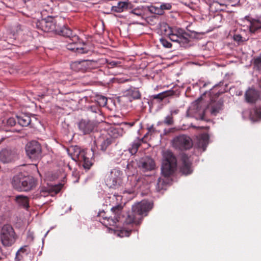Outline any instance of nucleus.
<instances>
[{
  "mask_svg": "<svg viewBox=\"0 0 261 261\" xmlns=\"http://www.w3.org/2000/svg\"><path fill=\"white\" fill-rule=\"evenodd\" d=\"M151 208V204L146 201H142L134 205L132 207V212L126 218V223L139 224L143 217L147 215V212Z\"/></svg>",
  "mask_w": 261,
  "mask_h": 261,
  "instance_id": "f257e3e1",
  "label": "nucleus"
},
{
  "mask_svg": "<svg viewBox=\"0 0 261 261\" xmlns=\"http://www.w3.org/2000/svg\"><path fill=\"white\" fill-rule=\"evenodd\" d=\"M11 183L15 190L27 192L36 187L37 180L32 176H25L22 173H19L13 177Z\"/></svg>",
  "mask_w": 261,
  "mask_h": 261,
  "instance_id": "f03ea898",
  "label": "nucleus"
},
{
  "mask_svg": "<svg viewBox=\"0 0 261 261\" xmlns=\"http://www.w3.org/2000/svg\"><path fill=\"white\" fill-rule=\"evenodd\" d=\"M86 94L83 98L87 105L84 106V110L87 112H91L92 113H96L99 111L98 106L96 105L97 103L99 106L105 107L107 103V98L106 97L101 95H95L92 94L89 95L91 93L90 91H86Z\"/></svg>",
  "mask_w": 261,
  "mask_h": 261,
  "instance_id": "7ed1b4c3",
  "label": "nucleus"
},
{
  "mask_svg": "<svg viewBox=\"0 0 261 261\" xmlns=\"http://www.w3.org/2000/svg\"><path fill=\"white\" fill-rule=\"evenodd\" d=\"M177 161L172 152L166 150L163 153L162 173L165 177L172 175L176 169Z\"/></svg>",
  "mask_w": 261,
  "mask_h": 261,
  "instance_id": "20e7f679",
  "label": "nucleus"
},
{
  "mask_svg": "<svg viewBox=\"0 0 261 261\" xmlns=\"http://www.w3.org/2000/svg\"><path fill=\"white\" fill-rule=\"evenodd\" d=\"M0 237L2 244L5 247L11 246L17 238L13 227L10 224H5L2 227Z\"/></svg>",
  "mask_w": 261,
  "mask_h": 261,
  "instance_id": "39448f33",
  "label": "nucleus"
},
{
  "mask_svg": "<svg viewBox=\"0 0 261 261\" xmlns=\"http://www.w3.org/2000/svg\"><path fill=\"white\" fill-rule=\"evenodd\" d=\"M27 156L32 161H37L41 158L42 148L37 141H31L27 143L25 146Z\"/></svg>",
  "mask_w": 261,
  "mask_h": 261,
  "instance_id": "423d86ee",
  "label": "nucleus"
},
{
  "mask_svg": "<svg viewBox=\"0 0 261 261\" xmlns=\"http://www.w3.org/2000/svg\"><path fill=\"white\" fill-rule=\"evenodd\" d=\"M60 24L57 20L51 16H48L47 18L37 21L36 26L44 32H54L56 33Z\"/></svg>",
  "mask_w": 261,
  "mask_h": 261,
  "instance_id": "0eeeda50",
  "label": "nucleus"
},
{
  "mask_svg": "<svg viewBox=\"0 0 261 261\" xmlns=\"http://www.w3.org/2000/svg\"><path fill=\"white\" fill-rule=\"evenodd\" d=\"M173 146L179 150H187L193 145L192 139L188 136L180 135L175 137L172 140Z\"/></svg>",
  "mask_w": 261,
  "mask_h": 261,
  "instance_id": "6e6552de",
  "label": "nucleus"
},
{
  "mask_svg": "<svg viewBox=\"0 0 261 261\" xmlns=\"http://www.w3.org/2000/svg\"><path fill=\"white\" fill-rule=\"evenodd\" d=\"M121 172L117 169H113L107 175L105 182L108 187L114 188L119 184L121 181Z\"/></svg>",
  "mask_w": 261,
  "mask_h": 261,
  "instance_id": "1a4fd4ad",
  "label": "nucleus"
},
{
  "mask_svg": "<svg viewBox=\"0 0 261 261\" xmlns=\"http://www.w3.org/2000/svg\"><path fill=\"white\" fill-rule=\"evenodd\" d=\"M18 158L15 149L5 148L0 151V161L3 163H10Z\"/></svg>",
  "mask_w": 261,
  "mask_h": 261,
  "instance_id": "9d476101",
  "label": "nucleus"
},
{
  "mask_svg": "<svg viewBox=\"0 0 261 261\" xmlns=\"http://www.w3.org/2000/svg\"><path fill=\"white\" fill-rule=\"evenodd\" d=\"M123 207V206L121 204H119L112 207L111 208V211L115 215L114 219L110 218H103V221L102 222V223L106 226H107L108 225H113L115 223L116 221H118V219L120 217Z\"/></svg>",
  "mask_w": 261,
  "mask_h": 261,
  "instance_id": "9b49d317",
  "label": "nucleus"
},
{
  "mask_svg": "<svg viewBox=\"0 0 261 261\" xmlns=\"http://www.w3.org/2000/svg\"><path fill=\"white\" fill-rule=\"evenodd\" d=\"M56 34L69 38L70 41H72L74 42H76L80 39L79 35L73 34L70 29L64 24H60L59 29L57 30Z\"/></svg>",
  "mask_w": 261,
  "mask_h": 261,
  "instance_id": "f8f14e48",
  "label": "nucleus"
},
{
  "mask_svg": "<svg viewBox=\"0 0 261 261\" xmlns=\"http://www.w3.org/2000/svg\"><path fill=\"white\" fill-rule=\"evenodd\" d=\"M139 167L144 172L151 171L154 169L155 163L152 159L146 156L140 160Z\"/></svg>",
  "mask_w": 261,
  "mask_h": 261,
  "instance_id": "ddd939ff",
  "label": "nucleus"
},
{
  "mask_svg": "<svg viewBox=\"0 0 261 261\" xmlns=\"http://www.w3.org/2000/svg\"><path fill=\"white\" fill-rule=\"evenodd\" d=\"M181 160V165L180 168V172L185 175L191 174L193 170L191 167V163L188 155L185 154H182Z\"/></svg>",
  "mask_w": 261,
  "mask_h": 261,
  "instance_id": "4468645a",
  "label": "nucleus"
},
{
  "mask_svg": "<svg viewBox=\"0 0 261 261\" xmlns=\"http://www.w3.org/2000/svg\"><path fill=\"white\" fill-rule=\"evenodd\" d=\"M209 136L207 134H202L196 138L195 146L205 151L208 143Z\"/></svg>",
  "mask_w": 261,
  "mask_h": 261,
  "instance_id": "2eb2a0df",
  "label": "nucleus"
},
{
  "mask_svg": "<svg viewBox=\"0 0 261 261\" xmlns=\"http://www.w3.org/2000/svg\"><path fill=\"white\" fill-rule=\"evenodd\" d=\"M246 100L248 102H254L261 98L258 91L253 89H249L245 93Z\"/></svg>",
  "mask_w": 261,
  "mask_h": 261,
  "instance_id": "dca6fc26",
  "label": "nucleus"
},
{
  "mask_svg": "<svg viewBox=\"0 0 261 261\" xmlns=\"http://www.w3.org/2000/svg\"><path fill=\"white\" fill-rule=\"evenodd\" d=\"M183 32V30L181 29L174 30L168 37L173 42L180 43L184 39H185L186 41H187V39L184 37L182 35Z\"/></svg>",
  "mask_w": 261,
  "mask_h": 261,
  "instance_id": "f3484780",
  "label": "nucleus"
},
{
  "mask_svg": "<svg viewBox=\"0 0 261 261\" xmlns=\"http://www.w3.org/2000/svg\"><path fill=\"white\" fill-rule=\"evenodd\" d=\"M123 96L127 98L130 101H132L134 99H139L141 95L138 90L130 89L124 92Z\"/></svg>",
  "mask_w": 261,
  "mask_h": 261,
  "instance_id": "a211bd4d",
  "label": "nucleus"
},
{
  "mask_svg": "<svg viewBox=\"0 0 261 261\" xmlns=\"http://www.w3.org/2000/svg\"><path fill=\"white\" fill-rule=\"evenodd\" d=\"M18 123L22 126H28L31 124V119L28 114H21L16 116Z\"/></svg>",
  "mask_w": 261,
  "mask_h": 261,
  "instance_id": "6ab92c4d",
  "label": "nucleus"
},
{
  "mask_svg": "<svg viewBox=\"0 0 261 261\" xmlns=\"http://www.w3.org/2000/svg\"><path fill=\"white\" fill-rule=\"evenodd\" d=\"M129 5H130V3L128 2H120L117 4V6H113L112 7V11L117 13H120L125 10L127 9Z\"/></svg>",
  "mask_w": 261,
  "mask_h": 261,
  "instance_id": "aec40b11",
  "label": "nucleus"
},
{
  "mask_svg": "<svg viewBox=\"0 0 261 261\" xmlns=\"http://www.w3.org/2000/svg\"><path fill=\"white\" fill-rule=\"evenodd\" d=\"M210 112L212 115L216 116L222 109L223 103L218 101L217 102L212 103L210 105Z\"/></svg>",
  "mask_w": 261,
  "mask_h": 261,
  "instance_id": "412c9836",
  "label": "nucleus"
},
{
  "mask_svg": "<svg viewBox=\"0 0 261 261\" xmlns=\"http://www.w3.org/2000/svg\"><path fill=\"white\" fill-rule=\"evenodd\" d=\"M80 40L76 42H74L72 41H68V44L67 45V48L68 50L81 53L82 47Z\"/></svg>",
  "mask_w": 261,
  "mask_h": 261,
  "instance_id": "4be33fe9",
  "label": "nucleus"
},
{
  "mask_svg": "<svg viewBox=\"0 0 261 261\" xmlns=\"http://www.w3.org/2000/svg\"><path fill=\"white\" fill-rule=\"evenodd\" d=\"M143 142V139H139L137 138L135 139L131 144L130 147L129 148L128 150L132 154H135L138 149L139 147Z\"/></svg>",
  "mask_w": 261,
  "mask_h": 261,
  "instance_id": "5701e85b",
  "label": "nucleus"
},
{
  "mask_svg": "<svg viewBox=\"0 0 261 261\" xmlns=\"http://www.w3.org/2000/svg\"><path fill=\"white\" fill-rule=\"evenodd\" d=\"M15 200L20 205L24 208H28L29 207V198L28 197L22 195H18L15 197Z\"/></svg>",
  "mask_w": 261,
  "mask_h": 261,
  "instance_id": "b1692460",
  "label": "nucleus"
},
{
  "mask_svg": "<svg viewBox=\"0 0 261 261\" xmlns=\"http://www.w3.org/2000/svg\"><path fill=\"white\" fill-rule=\"evenodd\" d=\"M95 126L94 124L91 121L85 122L83 125V134H89L94 130Z\"/></svg>",
  "mask_w": 261,
  "mask_h": 261,
  "instance_id": "393cba45",
  "label": "nucleus"
},
{
  "mask_svg": "<svg viewBox=\"0 0 261 261\" xmlns=\"http://www.w3.org/2000/svg\"><path fill=\"white\" fill-rule=\"evenodd\" d=\"M261 29V17L257 20H254L250 22V31L254 32L257 29Z\"/></svg>",
  "mask_w": 261,
  "mask_h": 261,
  "instance_id": "a878e982",
  "label": "nucleus"
},
{
  "mask_svg": "<svg viewBox=\"0 0 261 261\" xmlns=\"http://www.w3.org/2000/svg\"><path fill=\"white\" fill-rule=\"evenodd\" d=\"M97 63L93 60H83V67L86 68V70L95 68Z\"/></svg>",
  "mask_w": 261,
  "mask_h": 261,
  "instance_id": "bb28decb",
  "label": "nucleus"
},
{
  "mask_svg": "<svg viewBox=\"0 0 261 261\" xmlns=\"http://www.w3.org/2000/svg\"><path fill=\"white\" fill-rule=\"evenodd\" d=\"M93 160L87 156H83V167L86 170H89L93 165Z\"/></svg>",
  "mask_w": 261,
  "mask_h": 261,
  "instance_id": "cd10ccee",
  "label": "nucleus"
},
{
  "mask_svg": "<svg viewBox=\"0 0 261 261\" xmlns=\"http://www.w3.org/2000/svg\"><path fill=\"white\" fill-rule=\"evenodd\" d=\"M148 11L151 13L157 15H163L160 6H150L148 7Z\"/></svg>",
  "mask_w": 261,
  "mask_h": 261,
  "instance_id": "c85d7f7f",
  "label": "nucleus"
},
{
  "mask_svg": "<svg viewBox=\"0 0 261 261\" xmlns=\"http://www.w3.org/2000/svg\"><path fill=\"white\" fill-rule=\"evenodd\" d=\"M174 30L166 24L161 27V31L165 35L169 36Z\"/></svg>",
  "mask_w": 261,
  "mask_h": 261,
  "instance_id": "c756f323",
  "label": "nucleus"
},
{
  "mask_svg": "<svg viewBox=\"0 0 261 261\" xmlns=\"http://www.w3.org/2000/svg\"><path fill=\"white\" fill-rule=\"evenodd\" d=\"M71 68L72 70L78 72L82 69V64L81 61H76L71 64Z\"/></svg>",
  "mask_w": 261,
  "mask_h": 261,
  "instance_id": "7c9ffc66",
  "label": "nucleus"
},
{
  "mask_svg": "<svg viewBox=\"0 0 261 261\" xmlns=\"http://www.w3.org/2000/svg\"><path fill=\"white\" fill-rule=\"evenodd\" d=\"M49 193V191L48 190L45 188H42L40 190L39 194H36L35 196H34V198H38L39 197H46L48 195Z\"/></svg>",
  "mask_w": 261,
  "mask_h": 261,
  "instance_id": "2f4dec72",
  "label": "nucleus"
},
{
  "mask_svg": "<svg viewBox=\"0 0 261 261\" xmlns=\"http://www.w3.org/2000/svg\"><path fill=\"white\" fill-rule=\"evenodd\" d=\"M83 54L88 53L89 51L92 50V46L91 43L87 42V43H85L83 42Z\"/></svg>",
  "mask_w": 261,
  "mask_h": 261,
  "instance_id": "473e14b6",
  "label": "nucleus"
},
{
  "mask_svg": "<svg viewBox=\"0 0 261 261\" xmlns=\"http://www.w3.org/2000/svg\"><path fill=\"white\" fill-rule=\"evenodd\" d=\"M112 143V139L110 138H107V139L103 141L101 144V149L103 151H105L108 146Z\"/></svg>",
  "mask_w": 261,
  "mask_h": 261,
  "instance_id": "72a5a7b5",
  "label": "nucleus"
},
{
  "mask_svg": "<svg viewBox=\"0 0 261 261\" xmlns=\"http://www.w3.org/2000/svg\"><path fill=\"white\" fill-rule=\"evenodd\" d=\"M81 149H78L77 150H74L73 153L72 159L75 161H81L82 159V155L81 154Z\"/></svg>",
  "mask_w": 261,
  "mask_h": 261,
  "instance_id": "f704fd0d",
  "label": "nucleus"
},
{
  "mask_svg": "<svg viewBox=\"0 0 261 261\" xmlns=\"http://www.w3.org/2000/svg\"><path fill=\"white\" fill-rule=\"evenodd\" d=\"M165 182L163 179L161 178H159L158 180V182L156 185V190L158 191H160L164 188Z\"/></svg>",
  "mask_w": 261,
  "mask_h": 261,
  "instance_id": "c9c22d12",
  "label": "nucleus"
},
{
  "mask_svg": "<svg viewBox=\"0 0 261 261\" xmlns=\"http://www.w3.org/2000/svg\"><path fill=\"white\" fill-rule=\"evenodd\" d=\"M162 10V14H164L165 10H170L172 8L171 4L170 3H162L160 5Z\"/></svg>",
  "mask_w": 261,
  "mask_h": 261,
  "instance_id": "e433bc0d",
  "label": "nucleus"
},
{
  "mask_svg": "<svg viewBox=\"0 0 261 261\" xmlns=\"http://www.w3.org/2000/svg\"><path fill=\"white\" fill-rule=\"evenodd\" d=\"M167 95H167V92H164L160 93H159L158 94L153 95L152 96V97L154 99H160V100H162L165 97L167 96Z\"/></svg>",
  "mask_w": 261,
  "mask_h": 261,
  "instance_id": "4c0bfd02",
  "label": "nucleus"
},
{
  "mask_svg": "<svg viewBox=\"0 0 261 261\" xmlns=\"http://www.w3.org/2000/svg\"><path fill=\"white\" fill-rule=\"evenodd\" d=\"M133 178H134V182H136V184L134 185V189L141 188V184L143 183L142 179L137 178V177H133Z\"/></svg>",
  "mask_w": 261,
  "mask_h": 261,
  "instance_id": "58836bf2",
  "label": "nucleus"
},
{
  "mask_svg": "<svg viewBox=\"0 0 261 261\" xmlns=\"http://www.w3.org/2000/svg\"><path fill=\"white\" fill-rule=\"evenodd\" d=\"M160 42L162 45L165 47L170 48L172 46L171 43L165 38H161Z\"/></svg>",
  "mask_w": 261,
  "mask_h": 261,
  "instance_id": "ea45409f",
  "label": "nucleus"
},
{
  "mask_svg": "<svg viewBox=\"0 0 261 261\" xmlns=\"http://www.w3.org/2000/svg\"><path fill=\"white\" fill-rule=\"evenodd\" d=\"M130 231L122 229L118 233V236L120 237H128L130 235Z\"/></svg>",
  "mask_w": 261,
  "mask_h": 261,
  "instance_id": "a19ab883",
  "label": "nucleus"
},
{
  "mask_svg": "<svg viewBox=\"0 0 261 261\" xmlns=\"http://www.w3.org/2000/svg\"><path fill=\"white\" fill-rule=\"evenodd\" d=\"M107 63L109 67L111 68L118 66L120 64V62L115 60L109 61H108Z\"/></svg>",
  "mask_w": 261,
  "mask_h": 261,
  "instance_id": "79ce46f5",
  "label": "nucleus"
},
{
  "mask_svg": "<svg viewBox=\"0 0 261 261\" xmlns=\"http://www.w3.org/2000/svg\"><path fill=\"white\" fill-rule=\"evenodd\" d=\"M16 124V121L14 118L10 117L6 121V125L9 126H14Z\"/></svg>",
  "mask_w": 261,
  "mask_h": 261,
  "instance_id": "37998d69",
  "label": "nucleus"
},
{
  "mask_svg": "<svg viewBox=\"0 0 261 261\" xmlns=\"http://www.w3.org/2000/svg\"><path fill=\"white\" fill-rule=\"evenodd\" d=\"M173 118L172 116L168 115L166 116L164 120V123L167 124V125H171L173 123Z\"/></svg>",
  "mask_w": 261,
  "mask_h": 261,
  "instance_id": "c03bdc74",
  "label": "nucleus"
},
{
  "mask_svg": "<svg viewBox=\"0 0 261 261\" xmlns=\"http://www.w3.org/2000/svg\"><path fill=\"white\" fill-rule=\"evenodd\" d=\"M254 65L258 68H261V57H258L254 59Z\"/></svg>",
  "mask_w": 261,
  "mask_h": 261,
  "instance_id": "a18cd8bd",
  "label": "nucleus"
},
{
  "mask_svg": "<svg viewBox=\"0 0 261 261\" xmlns=\"http://www.w3.org/2000/svg\"><path fill=\"white\" fill-rule=\"evenodd\" d=\"M233 39L239 43L243 42L246 40L245 39L243 40L241 35L239 34L234 35L233 36Z\"/></svg>",
  "mask_w": 261,
  "mask_h": 261,
  "instance_id": "49530a36",
  "label": "nucleus"
},
{
  "mask_svg": "<svg viewBox=\"0 0 261 261\" xmlns=\"http://www.w3.org/2000/svg\"><path fill=\"white\" fill-rule=\"evenodd\" d=\"M7 258V254L3 252L1 247H0V260H4Z\"/></svg>",
  "mask_w": 261,
  "mask_h": 261,
  "instance_id": "de8ad7c7",
  "label": "nucleus"
},
{
  "mask_svg": "<svg viewBox=\"0 0 261 261\" xmlns=\"http://www.w3.org/2000/svg\"><path fill=\"white\" fill-rule=\"evenodd\" d=\"M22 258V256L21 255V253H19V251H17L16 253L15 260L20 261Z\"/></svg>",
  "mask_w": 261,
  "mask_h": 261,
  "instance_id": "09e8293b",
  "label": "nucleus"
},
{
  "mask_svg": "<svg viewBox=\"0 0 261 261\" xmlns=\"http://www.w3.org/2000/svg\"><path fill=\"white\" fill-rule=\"evenodd\" d=\"M27 247H28L27 246H24L23 247H22L17 251H19L20 253H24L27 251V249H26Z\"/></svg>",
  "mask_w": 261,
  "mask_h": 261,
  "instance_id": "8fccbe9b",
  "label": "nucleus"
},
{
  "mask_svg": "<svg viewBox=\"0 0 261 261\" xmlns=\"http://www.w3.org/2000/svg\"><path fill=\"white\" fill-rule=\"evenodd\" d=\"M178 110H170V115L172 116L174 114H177L178 113Z\"/></svg>",
  "mask_w": 261,
  "mask_h": 261,
  "instance_id": "3c124183",
  "label": "nucleus"
},
{
  "mask_svg": "<svg viewBox=\"0 0 261 261\" xmlns=\"http://www.w3.org/2000/svg\"><path fill=\"white\" fill-rule=\"evenodd\" d=\"M149 132H154V128L153 127V125H151L149 128H148Z\"/></svg>",
  "mask_w": 261,
  "mask_h": 261,
  "instance_id": "603ef678",
  "label": "nucleus"
},
{
  "mask_svg": "<svg viewBox=\"0 0 261 261\" xmlns=\"http://www.w3.org/2000/svg\"><path fill=\"white\" fill-rule=\"evenodd\" d=\"M221 19V17L220 16H216L214 17V20H219Z\"/></svg>",
  "mask_w": 261,
  "mask_h": 261,
  "instance_id": "864d4df0",
  "label": "nucleus"
},
{
  "mask_svg": "<svg viewBox=\"0 0 261 261\" xmlns=\"http://www.w3.org/2000/svg\"><path fill=\"white\" fill-rule=\"evenodd\" d=\"M203 117H204V111H202L201 115L200 116V118L202 120V119H203Z\"/></svg>",
  "mask_w": 261,
  "mask_h": 261,
  "instance_id": "5fc2aeb1",
  "label": "nucleus"
},
{
  "mask_svg": "<svg viewBox=\"0 0 261 261\" xmlns=\"http://www.w3.org/2000/svg\"><path fill=\"white\" fill-rule=\"evenodd\" d=\"M215 3H216V4H219V5H220V6H225V5L224 4L219 3V2H215Z\"/></svg>",
  "mask_w": 261,
  "mask_h": 261,
  "instance_id": "6e6d98bb",
  "label": "nucleus"
},
{
  "mask_svg": "<svg viewBox=\"0 0 261 261\" xmlns=\"http://www.w3.org/2000/svg\"><path fill=\"white\" fill-rule=\"evenodd\" d=\"M16 27H17V31H18V30H20V29H21V28H21V27H20V25H17Z\"/></svg>",
  "mask_w": 261,
  "mask_h": 261,
  "instance_id": "4d7b16f0",
  "label": "nucleus"
},
{
  "mask_svg": "<svg viewBox=\"0 0 261 261\" xmlns=\"http://www.w3.org/2000/svg\"><path fill=\"white\" fill-rule=\"evenodd\" d=\"M133 192H134V190H130V191L128 192V193H132Z\"/></svg>",
  "mask_w": 261,
  "mask_h": 261,
  "instance_id": "13d9d810",
  "label": "nucleus"
},
{
  "mask_svg": "<svg viewBox=\"0 0 261 261\" xmlns=\"http://www.w3.org/2000/svg\"><path fill=\"white\" fill-rule=\"evenodd\" d=\"M82 124V121H80L79 123V127L80 128V126H81V124Z\"/></svg>",
  "mask_w": 261,
  "mask_h": 261,
  "instance_id": "bf43d9fd",
  "label": "nucleus"
},
{
  "mask_svg": "<svg viewBox=\"0 0 261 261\" xmlns=\"http://www.w3.org/2000/svg\"><path fill=\"white\" fill-rule=\"evenodd\" d=\"M118 198H120V199H121V196H118Z\"/></svg>",
  "mask_w": 261,
  "mask_h": 261,
  "instance_id": "052dcab7",
  "label": "nucleus"
},
{
  "mask_svg": "<svg viewBox=\"0 0 261 261\" xmlns=\"http://www.w3.org/2000/svg\"><path fill=\"white\" fill-rule=\"evenodd\" d=\"M59 191H60V189L58 191H56V193H58Z\"/></svg>",
  "mask_w": 261,
  "mask_h": 261,
  "instance_id": "680f3d73",
  "label": "nucleus"
},
{
  "mask_svg": "<svg viewBox=\"0 0 261 261\" xmlns=\"http://www.w3.org/2000/svg\"><path fill=\"white\" fill-rule=\"evenodd\" d=\"M217 27H219L220 25H216Z\"/></svg>",
  "mask_w": 261,
  "mask_h": 261,
  "instance_id": "e2e57ef3",
  "label": "nucleus"
},
{
  "mask_svg": "<svg viewBox=\"0 0 261 261\" xmlns=\"http://www.w3.org/2000/svg\"><path fill=\"white\" fill-rule=\"evenodd\" d=\"M79 179H80V177H78V179L76 180V181H77Z\"/></svg>",
  "mask_w": 261,
  "mask_h": 261,
  "instance_id": "0e129e2a",
  "label": "nucleus"
}]
</instances>
